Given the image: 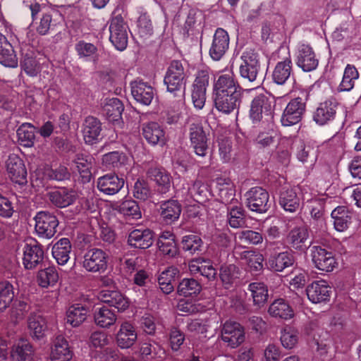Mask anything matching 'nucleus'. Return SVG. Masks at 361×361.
Masks as SVG:
<instances>
[{
    "label": "nucleus",
    "mask_w": 361,
    "mask_h": 361,
    "mask_svg": "<svg viewBox=\"0 0 361 361\" xmlns=\"http://www.w3.org/2000/svg\"><path fill=\"white\" fill-rule=\"evenodd\" d=\"M34 348L29 341L20 339L16 342L11 350L13 361H32Z\"/></svg>",
    "instance_id": "32"
},
{
    "label": "nucleus",
    "mask_w": 361,
    "mask_h": 361,
    "mask_svg": "<svg viewBox=\"0 0 361 361\" xmlns=\"http://www.w3.org/2000/svg\"><path fill=\"white\" fill-rule=\"evenodd\" d=\"M0 63L6 67L18 66V58L12 44L0 32Z\"/></svg>",
    "instance_id": "33"
},
{
    "label": "nucleus",
    "mask_w": 361,
    "mask_h": 361,
    "mask_svg": "<svg viewBox=\"0 0 361 361\" xmlns=\"http://www.w3.org/2000/svg\"><path fill=\"white\" fill-rule=\"evenodd\" d=\"M94 319L97 325L109 328L116 322V315L113 310L103 305L95 308Z\"/></svg>",
    "instance_id": "50"
},
{
    "label": "nucleus",
    "mask_w": 361,
    "mask_h": 361,
    "mask_svg": "<svg viewBox=\"0 0 361 361\" xmlns=\"http://www.w3.org/2000/svg\"><path fill=\"white\" fill-rule=\"evenodd\" d=\"M87 309L80 304L71 306L66 313V322L73 327L79 326L87 318Z\"/></svg>",
    "instance_id": "53"
},
{
    "label": "nucleus",
    "mask_w": 361,
    "mask_h": 361,
    "mask_svg": "<svg viewBox=\"0 0 361 361\" xmlns=\"http://www.w3.org/2000/svg\"><path fill=\"white\" fill-rule=\"evenodd\" d=\"M14 298L13 286L8 281H0V312L9 307Z\"/></svg>",
    "instance_id": "59"
},
{
    "label": "nucleus",
    "mask_w": 361,
    "mask_h": 361,
    "mask_svg": "<svg viewBox=\"0 0 361 361\" xmlns=\"http://www.w3.org/2000/svg\"><path fill=\"white\" fill-rule=\"evenodd\" d=\"M6 169L11 181L21 189L27 183V173L23 161L16 154H11L6 162Z\"/></svg>",
    "instance_id": "9"
},
{
    "label": "nucleus",
    "mask_w": 361,
    "mask_h": 361,
    "mask_svg": "<svg viewBox=\"0 0 361 361\" xmlns=\"http://www.w3.org/2000/svg\"><path fill=\"white\" fill-rule=\"evenodd\" d=\"M190 139L195 153L197 156L205 157L208 149V139L200 125L195 123L190 125Z\"/></svg>",
    "instance_id": "18"
},
{
    "label": "nucleus",
    "mask_w": 361,
    "mask_h": 361,
    "mask_svg": "<svg viewBox=\"0 0 361 361\" xmlns=\"http://www.w3.org/2000/svg\"><path fill=\"white\" fill-rule=\"evenodd\" d=\"M176 268L170 267L162 271L158 278V283L162 292L165 294H169L173 290L174 286L176 285L177 293L180 295V282L178 279L176 280L175 275L178 273Z\"/></svg>",
    "instance_id": "29"
},
{
    "label": "nucleus",
    "mask_w": 361,
    "mask_h": 361,
    "mask_svg": "<svg viewBox=\"0 0 361 361\" xmlns=\"http://www.w3.org/2000/svg\"><path fill=\"white\" fill-rule=\"evenodd\" d=\"M73 356V353L67 340L63 336L56 337L54 346L51 353V361H69Z\"/></svg>",
    "instance_id": "34"
},
{
    "label": "nucleus",
    "mask_w": 361,
    "mask_h": 361,
    "mask_svg": "<svg viewBox=\"0 0 361 361\" xmlns=\"http://www.w3.org/2000/svg\"><path fill=\"white\" fill-rule=\"evenodd\" d=\"M58 280L59 274L54 267H49L39 270L37 276L38 285L44 288L49 286L53 287L58 282Z\"/></svg>",
    "instance_id": "55"
},
{
    "label": "nucleus",
    "mask_w": 361,
    "mask_h": 361,
    "mask_svg": "<svg viewBox=\"0 0 361 361\" xmlns=\"http://www.w3.org/2000/svg\"><path fill=\"white\" fill-rule=\"evenodd\" d=\"M338 106V102L335 99H329L320 103L314 112V121L319 126L332 122L336 118Z\"/></svg>",
    "instance_id": "14"
},
{
    "label": "nucleus",
    "mask_w": 361,
    "mask_h": 361,
    "mask_svg": "<svg viewBox=\"0 0 361 361\" xmlns=\"http://www.w3.org/2000/svg\"><path fill=\"white\" fill-rule=\"evenodd\" d=\"M167 91L173 94L174 97L178 95L180 89V63L178 61H173L166 73L164 80Z\"/></svg>",
    "instance_id": "24"
},
{
    "label": "nucleus",
    "mask_w": 361,
    "mask_h": 361,
    "mask_svg": "<svg viewBox=\"0 0 361 361\" xmlns=\"http://www.w3.org/2000/svg\"><path fill=\"white\" fill-rule=\"evenodd\" d=\"M142 134L146 141L152 145L164 144L165 133L157 122H149L143 124Z\"/></svg>",
    "instance_id": "30"
},
{
    "label": "nucleus",
    "mask_w": 361,
    "mask_h": 361,
    "mask_svg": "<svg viewBox=\"0 0 361 361\" xmlns=\"http://www.w3.org/2000/svg\"><path fill=\"white\" fill-rule=\"evenodd\" d=\"M250 118L253 123H257L264 118H271V106L264 95L256 97L252 102L250 109Z\"/></svg>",
    "instance_id": "16"
},
{
    "label": "nucleus",
    "mask_w": 361,
    "mask_h": 361,
    "mask_svg": "<svg viewBox=\"0 0 361 361\" xmlns=\"http://www.w3.org/2000/svg\"><path fill=\"white\" fill-rule=\"evenodd\" d=\"M296 63L304 71L309 72L317 67L318 59L311 47L301 44L298 47Z\"/></svg>",
    "instance_id": "25"
},
{
    "label": "nucleus",
    "mask_w": 361,
    "mask_h": 361,
    "mask_svg": "<svg viewBox=\"0 0 361 361\" xmlns=\"http://www.w3.org/2000/svg\"><path fill=\"white\" fill-rule=\"evenodd\" d=\"M228 221L231 227L238 228L244 226L245 214L240 205H230L228 207Z\"/></svg>",
    "instance_id": "60"
},
{
    "label": "nucleus",
    "mask_w": 361,
    "mask_h": 361,
    "mask_svg": "<svg viewBox=\"0 0 361 361\" xmlns=\"http://www.w3.org/2000/svg\"><path fill=\"white\" fill-rule=\"evenodd\" d=\"M137 31L142 38H148L153 34V25L151 18L147 13L140 15L137 20Z\"/></svg>",
    "instance_id": "62"
},
{
    "label": "nucleus",
    "mask_w": 361,
    "mask_h": 361,
    "mask_svg": "<svg viewBox=\"0 0 361 361\" xmlns=\"http://www.w3.org/2000/svg\"><path fill=\"white\" fill-rule=\"evenodd\" d=\"M297 188L283 189L279 197L281 207L288 212H296L300 205V197L297 194Z\"/></svg>",
    "instance_id": "35"
},
{
    "label": "nucleus",
    "mask_w": 361,
    "mask_h": 361,
    "mask_svg": "<svg viewBox=\"0 0 361 361\" xmlns=\"http://www.w3.org/2000/svg\"><path fill=\"white\" fill-rule=\"evenodd\" d=\"M18 142L23 147H29L34 145L35 135V127L30 123H24L16 131Z\"/></svg>",
    "instance_id": "56"
},
{
    "label": "nucleus",
    "mask_w": 361,
    "mask_h": 361,
    "mask_svg": "<svg viewBox=\"0 0 361 361\" xmlns=\"http://www.w3.org/2000/svg\"><path fill=\"white\" fill-rule=\"evenodd\" d=\"M31 16L36 32L40 35L55 32L60 25L59 16L54 10L43 11L36 3L30 5Z\"/></svg>",
    "instance_id": "1"
},
{
    "label": "nucleus",
    "mask_w": 361,
    "mask_h": 361,
    "mask_svg": "<svg viewBox=\"0 0 361 361\" xmlns=\"http://www.w3.org/2000/svg\"><path fill=\"white\" fill-rule=\"evenodd\" d=\"M27 327L30 336L39 340L45 336L47 330V322L45 317L39 313H31L27 319Z\"/></svg>",
    "instance_id": "31"
},
{
    "label": "nucleus",
    "mask_w": 361,
    "mask_h": 361,
    "mask_svg": "<svg viewBox=\"0 0 361 361\" xmlns=\"http://www.w3.org/2000/svg\"><path fill=\"white\" fill-rule=\"evenodd\" d=\"M243 93L215 94L214 104L216 109L228 114L236 109L240 103Z\"/></svg>",
    "instance_id": "23"
},
{
    "label": "nucleus",
    "mask_w": 361,
    "mask_h": 361,
    "mask_svg": "<svg viewBox=\"0 0 361 361\" xmlns=\"http://www.w3.org/2000/svg\"><path fill=\"white\" fill-rule=\"evenodd\" d=\"M128 243L130 246L135 248H148L153 243L152 231L148 228L135 229L129 233Z\"/></svg>",
    "instance_id": "28"
},
{
    "label": "nucleus",
    "mask_w": 361,
    "mask_h": 361,
    "mask_svg": "<svg viewBox=\"0 0 361 361\" xmlns=\"http://www.w3.org/2000/svg\"><path fill=\"white\" fill-rule=\"evenodd\" d=\"M239 269L234 264L223 265L220 269V278L225 288L233 286L238 279Z\"/></svg>",
    "instance_id": "58"
},
{
    "label": "nucleus",
    "mask_w": 361,
    "mask_h": 361,
    "mask_svg": "<svg viewBox=\"0 0 361 361\" xmlns=\"http://www.w3.org/2000/svg\"><path fill=\"white\" fill-rule=\"evenodd\" d=\"M92 157H78L75 161L76 167L82 178L83 183H88L92 178L91 168H92Z\"/></svg>",
    "instance_id": "64"
},
{
    "label": "nucleus",
    "mask_w": 361,
    "mask_h": 361,
    "mask_svg": "<svg viewBox=\"0 0 361 361\" xmlns=\"http://www.w3.org/2000/svg\"><path fill=\"white\" fill-rule=\"evenodd\" d=\"M214 92L215 94H234L243 93L242 88L235 79L232 71L221 75L214 85Z\"/></svg>",
    "instance_id": "20"
},
{
    "label": "nucleus",
    "mask_w": 361,
    "mask_h": 361,
    "mask_svg": "<svg viewBox=\"0 0 361 361\" xmlns=\"http://www.w3.org/2000/svg\"><path fill=\"white\" fill-rule=\"evenodd\" d=\"M123 110L122 102L118 98H111L103 106L102 114L109 122L119 123L122 119Z\"/></svg>",
    "instance_id": "40"
},
{
    "label": "nucleus",
    "mask_w": 361,
    "mask_h": 361,
    "mask_svg": "<svg viewBox=\"0 0 361 361\" xmlns=\"http://www.w3.org/2000/svg\"><path fill=\"white\" fill-rule=\"evenodd\" d=\"M71 250L70 240L67 238H62L53 245L51 254L58 264L65 265L70 259Z\"/></svg>",
    "instance_id": "39"
},
{
    "label": "nucleus",
    "mask_w": 361,
    "mask_h": 361,
    "mask_svg": "<svg viewBox=\"0 0 361 361\" xmlns=\"http://www.w3.org/2000/svg\"><path fill=\"white\" fill-rule=\"evenodd\" d=\"M247 207L252 212L265 213L269 206V193L261 187H253L245 194Z\"/></svg>",
    "instance_id": "7"
},
{
    "label": "nucleus",
    "mask_w": 361,
    "mask_h": 361,
    "mask_svg": "<svg viewBox=\"0 0 361 361\" xmlns=\"http://www.w3.org/2000/svg\"><path fill=\"white\" fill-rule=\"evenodd\" d=\"M116 209L119 214L129 219H138L142 216L140 208L134 200L123 201L116 206Z\"/></svg>",
    "instance_id": "54"
},
{
    "label": "nucleus",
    "mask_w": 361,
    "mask_h": 361,
    "mask_svg": "<svg viewBox=\"0 0 361 361\" xmlns=\"http://www.w3.org/2000/svg\"><path fill=\"white\" fill-rule=\"evenodd\" d=\"M147 176L161 187V192L165 193L170 187V175L162 167H150L147 172Z\"/></svg>",
    "instance_id": "51"
},
{
    "label": "nucleus",
    "mask_w": 361,
    "mask_h": 361,
    "mask_svg": "<svg viewBox=\"0 0 361 361\" xmlns=\"http://www.w3.org/2000/svg\"><path fill=\"white\" fill-rule=\"evenodd\" d=\"M23 264L25 269H34L43 263V247L37 240L32 239L30 243H26L23 248Z\"/></svg>",
    "instance_id": "5"
},
{
    "label": "nucleus",
    "mask_w": 361,
    "mask_h": 361,
    "mask_svg": "<svg viewBox=\"0 0 361 361\" xmlns=\"http://www.w3.org/2000/svg\"><path fill=\"white\" fill-rule=\"evenodd\" d=\"M189 270L192 274H200L209 279H214L216 274V269L209 259L196 258L189 262Z\"/></svg>",
    "instance_id": "38"
},
{
    "label": "nucleus",
    "mask_w": 361,
    "mask_h": 361,
    "mask_svg": "<svg viewBox=\"0 0 361 361\" xmlns=\"http://www.w3.org/2000/svg\"><path fill=\"white\" fill-rule=\"evenodd\" d=\"M209 84V74L207 69L197 71L192 87L191 97L194 106L202 109L206 102L207 89Z\"/></svg>",
    "instance_id": "4"
},
{
    "label": "nucleus",
    "mask_w": 361,
    "mask_h": 361,
    "mask_svg": "<svg viewBox=\"0 0 361 361\" xmlns=\"http://www.w3.org/2000/svg\"><path fill=\"white\" fill-rule=\"evenodd\" d=\"M131 94L141 104L148 106L151 104L154 92L153 87L142 80L137 79L130 82Z\"/></svg>",
    "instance_id": "19"
},
{
    "label": "nucleus",
    "mask_w": 361,
    "mask_h": 361,
    "mask_svg": "<svg viewBox=\"0 0 361 361\" xmlns=\"http://www.w3.org/2000/svg\"><path fill=\"white\" fill-rule=\"evenodd\" d=\"M47 197L52 204L59 208H64L74 203L76 200V192L73 190L61 188L49 192Z\"/></svg>",
    "instance_id": "27"
},
{
    "label": "nucleus",
    "mask_w": 361,
    "mask_h": 361,
    "mask_svg": "<svg viewBox=\"0 0 361 361\" xmlns=\"http://www.w3.org/2000/svg\"><path fill=\"white\" fill-rule=\"evenodd\" d=\"M157 246L159 250L166 255L174 257L178 252L175 235L170 231L162 232L157 240Z\"/></svg>",
    "instance_id": "44"
},
{
    "label": "nucleus",
    "mask_w": 361,
    "mask_h": 361,
    "mask_svg": "<svg viewBox=\"0 0 361 361\" xmlns=\"http://www.w3.org/2000/svg\"><path fill=\"white\" fill-rule=\"evenodd\" d=\"M99 298L104 303L114 307L118 311H124L129 306L128 299L120 291L104 289L99 293Z\"/></svg>",
    "instance_id": "26"
},
{
    "label": "nucleus",
    "mask_w": 361,
    "mask_h": 361,
    "mask_svg": "<svg viewBox=\"0 0 361 361\" xmlns=\"http://www.w3.org/2000/svg\"><path fill=\"white\" fill-rule=\"evenodd\" d=\"M26 47L27 44H25V47H20L22 54L20 66L27 75L34 77L39 72V64L36 60L34 51L30 50V47L25 49Z\"/></svg>",
    "instance_id": "37"
},
{
    "label": "nucleus",
    "mask_w": 361,
    "mask_h": 361,
    "mask_svg": "<svg viewBox=\"0 0 361 361\" xmlns=\"http://www.w3.org/2000/svg\"><path fill=\"white\" fill-rule=\"evenodd\" d=\"M133 194L135 198L141 201L147 200L152 195L147 181L142 178H138L135 182Z\"/></svg>",
    "instance_id": "63"
},
{
    "label": "nucleus",
    "mask_w": 361,
    "mask_h": 361,
    "mask_svg": "<svg viewBox=\"0 0 361 361\" xmlns=\"http://www.w3.org/2000/svg\"><path fill=\"white\" fill-rule=\"evenodd\" d=\"M269 314L275 318L289 320L294 317V311L283 299L275 300L269 307Z\"/></svg>",
    "instance_id": "43"
},
{
    "label": "nucleus",
    "mask_w": 361,
    "mask_h": 361,
    "mask_svg": "<svg viewBox=\"0 0 361 361\" xmlns=\"http://www.w3.org/2000/svg\"><path fill=\"white\" fill-rule=\"evenodd\" d=\"M70 178L71 173L68 168L61 165L56 168L47 167L42 171V179L46 180L63 181Z\"/></svg>",
    "instance_id": "57"
},
{
    "label": "nucleus",
    "mask_w": 361,
    "mask_h": 361,
    "mask_svg": "<svg viewBox=\"0 0 361 361\" xmlns=\"http://www.w3.org/2000/svg\"><path fill=\"white\" fill-rule=\"evenodd\" d=\"M35 221V232L42 239L49 240L57 232L59 220L57 216L49 211L37 212L33 218Z\"/></svg>",
    "instance_id": "3"
},
{
    "label": "nucleus",
    "mask_w": 361,
    "mask_h": 361,
    "mask_svg": "<svg viewBox=\"0 0 361 361\" xmlns=\"http://www.w3.org/2000/svg\"><path fill=\"white\" fill-rule=\"evenodd\" d=\"M258 55L252 50L245 51L240 56V75L250 82L256 80L259 71Z\"/></svg>",
    "instance_id": "8"
},
{
    "label": "nucleus",
    "mask_w": 361,
    "mask_h": 361,
    "mask_svg": "<svg viewBox=\"0 0 361 361\" xmlns=\"http://www.w3.org/2000/svg\"><path fill=\"white\" fill-rule=\"evenodd\" d=\"M228 47L229 36L228 32L222 28L216 29L209 49L211 58L214 61H219L226 54Z\"/></svg>",
    "instance_id": "17"
},
{
    "label": "nucleus",
    "mask_w": 361,
    "mask_h": 361,
    "mask_svg": "<svg viewBox=\"0 0 361 361\" xmlns=\"http://www.w3.org/2000/svg\"><path fill=\"white\" fill-rule=\"evenodd\" d=\"M180 214V204L177 200H169L161 205V216L165 224H171Z\"/></svg>",
    "instance_id": "52"
},
{
    "label": "nucleus",
    "mask_w": 361,
    "mask_h": 361,
    "mask_svg": "<svg viewBox=\"0 0 361 361\" xmlns=\"http://www.w3.org/2000/svg\"><path fill=\"white\" fill-rule=\"evenodd\" d=\"M308 300L314 304L326 302L330 299L331 288L325 280L312 281L306 288Z\"/></svg>",
    "instance_id": "13"
},
{
    "label": "nucleus",
    "mask_w": 361,
    "mask_h": 361,
    "mask_svg": "<svg viewBox=\"0 0 361 361\" xmlns=\"http://www.w3.org/2000/svg\"><path fill=\"white\" fill-rule=\"evenodd\" d=\"M101 121L96 117L87 116L82 124V135L84 140L87 144L92 145L102 139Z\"/></svg>",
    "instance_id": "21"
},
{
    "label": "nucleus",
    "mask_w": 361,
    "mask_h": 361,
    "mask_svg": "<svg viewBox=\"0 0 361 361\" xmlns=\"http://www.w3.org/2000/svg\"><path fill=\"white\" fill-rule=\"evenodd\" d=\"M234 255L245 261L251 271H258L263 269L264 256L259 252L254 250H241L240 245H236L233 250Z\"/></svg>",
    "instance_id": "22"
},
{
    "label": "nucleus",
    "mask_w": 361,
    "mask_h": 361,
    "mask_svg": "<svg viewBox=\"0 0 361 361\" xmlns=\"http://www.w3.org/2000/svg\"><path fill=\"white\" fill-rule=\"evenodd\" d=\"M308 239V231L304 227L292 229L288 235L289 244L295 250H305L308 247L307 244Z\"/></svg>",
    "instance_id": "47"
},
{
    "label": "nucleus",
    "mask_w": 361,
    "mask_h": 361,
    "mask_svg": "<svg viewBox=\"0 0 361 361\" xmlns=\"http://www.w3.org/2000/svg\"><path fill=\"white\" fill-rule=\"evenodd\" d=\"M248 290L251 293L254 305L261 307L267 302L269 297L268 288L264 283H250L248 286Z\"/></svg>",
    "instance_id": "48"
},
{
    "label": "nucleus",
    "mask_w": 361,
    "mask_h": 361,
    "mask_svg": "<svg viewBox=\"0 0 361 361\" xmlns=\"http://www.w3.org/2000/svg\"><path fill=\"white\" fill-rule=\"evenodd\" d=\"M331 216L334 220V228L337 231H345L348 229L351 223V213L345 207H337L331 212Z\"/></svg>",
    "instance_id": "42"
},
{
    "label": "nucleus",
    "mask_w": 361,
    "mask_h": 361,
    "mask_svg": "<svg viewBox=\"0 0 361 361\" xmlns=\"http://www.w3.org/2000/svg\"><path fill=\"white\" fill-rule=\"evenodd\" d=\"M310 256L314 266L320 271L331 272L337 266L333 253L322 247H312Z\"/></svg>",
    "instance_id": "11"
},
{
    "label": "nucleus",
    "mask_w": 361,
    "mask_h": 361,
    "mask_svg": "<svg viewBox=\"0 0 361 361\" xmlns=\"http://www.w3.org/2000/svg\"><path fill=\"white\" fill-rule=\"evenodd\" d=\"M125 180L116 173H106L97 178V188L99 192L106 195L117 194L123 187Z\"/></svg>",
    "instance_id": "15"
},
{
    "label": "nucleus",
    "mask_w": 361,
    "mask_h": 361,
    "mask_svg": "<svg viewBox=\"0 0 361 361\" xmlns=\"http://www.w3.org/2000/svg\"><path fill=\"white\" fill-rule=\"evenodd\" d=\"M305 111V103L297 97L291 99L284 109L281 118L283 126H291L298 123Z\"/></svg>",
    "instance_id": "10"
},
{
    "label": "nucleus",
    "mask_w": 361,
    "mask_h": 361,
    "mask_svg": "<svg viewBox=\"0 0 361 361\" xmlns=\"http://www.w3.org/2000/svg\"><path fill=\"white\" fill-rule=\"evenodd\" d=\"M128 158L123 152L114 151L106 153L102 157L103 165L109 170L121 172L127 165Z\"/></svg>",
    "instance_id": "36"
},
{
    "label": "nucleus",
    "mask_w": 361,
    "mask_h": 361,
    "mask_svg": "<svg viewBox=\"0 0 361 361\" xmlns=\"http://www.w3.org/2000/svg\"><path fill=\"white\" fill-rule=\"evenodd\" d=\"M128 26L122 15L116 10L112 13L109 25V40L119 51L126 49L128 41Z\"/></svg>",
    "instance_id": "2"
},
{
    "label": "nucleus",
    "mask_w": 361,
    "mask_h": 361,
    "mask_svg": "<svg viewBox=\"0 0 361 361\" xmlns=\"http://www.w3.org/2000/svg\"><path fill=\"white\" fill-rule=\"evenodd\" d=\"M294 263V258L291 253L282 252L270 256L267 263L269 269L274 271H282Z\"/></svg>",
    "instance_id": "45"
},
{
    "label": "nucleus",
    "mask_w": 361,
    "mask_h": 361,
    "mask_svg": "<svg viewBox=\"0 0 361 361\" xmlns=\"http://www.w3.org/2000/svg\"><path fill=\"white\" fill-rule=\"evenodd\" d=\"M221 339L231 348H237L245 341L243 327L235 322H225L221 330Z\"/></svg>",
    "instance_id": "12"
},
{
    "label": "nucleus",
    "mask_w": 361,
    "mask_h": 361,
    "mask_svg": "<svg viewBox=\"0 0 361 361\" xmlns=\"http://www.w3.org/2000/svg\"><path fill=\"white\" fill-rule=\"evenodd\" d=\"M292 73V62L290 58L279 61L272 72V80L278 85H283Z\"/></svg>",
    "instance_id": "46"
},
{
    "label": "nucleus",
    "mask_w": 361,
    "mask_h": 361,
    "mask_svg": "<svg viewBox=\"0 0 361 361\" xmlns=\"http://www.w3.org/2000/svg\"><path fill=\"white\" fill-rule=\"evenodd\" d=\"M137 334L133 325L128 322H124L116 335V342L121 348H130L137 339Z\"/></svg>",
    "instance_id": "41"
},
{
    "label": "nucleus",
    "mask_w": 361,
    "mask_h": 361,
    "mask_svg": "<svg viewBox=\"0 0 361 361\" xmlns=\"http://www.w3.org/2000/svg\"><path fill=\"white\" fill-rule=\"evenodd\" d=\"M359 74L355 66L347 65L343 73L342 81L340 84L341 91H350L355 85V81L358 78Z\"/></svg>",
    "instance_id": "61"
},
{
    "label": "nucleus",
    "mask_w": 361,
    "mask_h": 361,
    "mask_svg": "<svg viewBox=\"0 0 361 361\" xmlns=\"http://www.w3.org/2000/svg\"><path fill=\"white\" fill-rule=\"evenodd\" d=\"M299 332L293 326H286L280 331V342L286 350L295 348L299 343Z\"/></svg>",
    "instance_id": "49"
},
{
    "label": "nucleus",
    "mask_w": 361,
    "mask_h": 361,
    "mask_svg": "<svg viewBox=\"0 0 361 361\" xmlns=\"http://www.w3.org/2000/svg\"><path fill=\"white\" fill-rule=\"evenodd\" d=\"M108 258V254L103 250L92 248L85 253L82 267L89 272H104L107 268Z\"/></svg>",
    "instance_id": "6"
}]
</instances>
